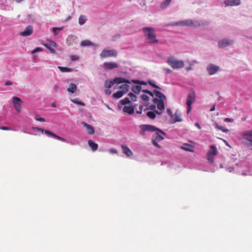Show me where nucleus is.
<instances>
[{
	"label": "nucleus",
	"mask_w": 252,
	"mask_h": 252,
	"mask_svg": "<svg viewBox=\"0 0 252 252\" xmlns=\"http://www.w3.org/2000/svg\"><path fill=\"white\" fill-rule=\"evenodd\" d=\"M143 92H144L152 97L154 95L156 96V98H154L153 102L157 104L158 109L159 110H163L165 109L164 101L165 99V96L160 92L155 90L154 93L148 90H143Z\"/></svg>",
	"instance_id": "nucleus-1"
},
{
	"label": "nucleus",
	"mask_w": 252,
	"mask_h": 252,
	"mask_svg": "<svg viewBox=\"0 0 252 252\" xmlns=\"http://www.w3.org/2000/svg\"><path fill=\"white\" fill-rule=\"evenodd\" d=\"M209 23L207 21H203L201 20H186L179 22L174 23V26H186L190 27H201L205 25H208Z\"/></svg>",
	"instance_id": "nucleus-2"
},
{
	"label": "nucleus",
	"mask_w": 252,
	"mask_h": 252,
	"mask_svg": "<svg viewBox=\"0 0 252 252\" xmlns=\"http://www.w3.org/2000/svg\"><path fill=\"white\" fill-rule=\"evenodd\" d=\"M146 39L149 43L154 44L158 42L156 38L155 30L152 28H144L143 29Z\"/></svg>",
	"instance_id": "nucleus-3"
},
{
	"label": "nucleus",
	"mask_w": 252,
	"mask_h": 252,
	"mask_svg": "<svg viewBox=\"0 0 252 252\" xmlns=\"http://www.w3.org/2000/svg\"><path fill=\"white\" fill-rule=\"evenodd\" d=\"M165 133L161 130L158 129L155 134L152 136V142L153 144L157 147L159 148L160 146L158 144V142L161 141L164 139L163 136Z\"/></svg>",
	"instance_id": "nucleus-4"
},
{
	"label": "nucleus",
	"mask_w": 252,
	"mask_h": 252,
	"mask_svg": "<svg viewBox=\"0 0 252 252\" xmlns=\"http://www.w3.org/2000/svg\"><path fill=\"white\" fill-rule=\"evenodd\" d=\"M100 57L102 59L109 57H116L117 56V52L114 49H110L109 48L104 49L100 53Z\"/></svg>",
	"instance_id": "nucleus-5"
},
{
	"label": "nucleus",
	"mask_w": 252,
	"mask_h": 252,
	"mask_svg": "<svg viewBox=\"0 0 252 252\" xmlns=\"http://www.w3.org/2000/svg\"><path fill=\"white\" fill-rule=\"evenodd\" d=\"M195 94L193 92L189 93L187 99V114H189L191 110V105L195 100Z\"/></svg>",
	"instance_id": "nucleus-6"
},
{
	"label": "nucleus",
	"mask_w": 252,
	"mask_h": 252,
	"mask_svg": "<svg viewBox=\"0 0 252 252\" xmlns=\"http://www.w3.org/2000/svg\"><path fill=\"white\" fill-rule=\"evenodd\" d=\"M217 154V150L214 145L211 146L210 150L207 153V158L210 163H213L214 157Z\"/></svg>",
	"instance_id": "nucleus-7"
},
{
	"label": "nucleus",
	"mask_w": 252,
	"mask_h": 252,
	"mask_svg": "<svg viewBox=\"0 0 252 252\" xmlns=\"http://www.w3.org/2000/svg\"><path fill=\"white\" fill-rule=\"evenodd\" d=\"M12 102L13 103L14 107L18 113H19L21 110V104L22 101L21 99L17 96H14L12 98Z\"/></svg>",
	"instance_id": "nucleus-8"
},
{
	"label": "nucleus",
	"mask_w": 252,
	"mask_h": 252,
	"mask_svg": "<svg viewBox=\"0 0 252 252\" xmlns=\"http://www.w3.org/2000/svg\"><path fill=\"white\" fill-rule=\"evenodd\" d=\"M39 131H41V132H44L46 134L49 135V136H50L54 138H56V139H57L59 140H61L63 142H65L66 141V140L65 138H63V137H61L57 135H56V134H55L54 133L49 131V130H45V129H44L42 128H40V129H39Z\"/></svg>",
	"instance_id": "nucleus-9"
},
{
	"label": "nucleus",
	"mask_w": 252,
	"mask_h": 252,
	"mask_svg": "<svg viewBox=\"0 0 252 252\" xmlns=\"http://www.w3.org/2000/svg\"><path fill=\"white\" fill-rule=\"evenodd\" d=\"M241 135L244 139L249 142L252 146V130L244 131L241 133Z\"/></svg>",
	"instance_id": "nucleus-10"
},
{
	"label": "nucleus",
	"mask_w": 252,
	"mask_h": 252,
	"mask_svg": "<svg viewBox=\"0 0 252 252\" xmlns=\"http://www.w3.org/2000/svg\"><path fill=\"white\" fill-rule=\"evenodd\" d=\"M233 43V41L228 39H223L220 40L219 43V46L220 48L225 47L227 46L230 45Z\"/></svg>",
	"instance_id": "nucleus-11"
},
{
	"label": "nucleus",
	"mask_w": 252,
	"mask_h": 252,
	"mask_svg": "<svg viewBox=\"0 0 252 252\" xmlns=\"http://www.w3.org/2000/svg\"><path fill=\"white\" fill-rule=\"evenodd\" d=\"M140 128L143 131H156L158 129V128L155 126L149 125H142L140 126Z\"/></svg>",
	"instance_id": "nucleus-12"
},
{
	"label": "nucleus",
	"mask_w": 252,
	"mask_h": 252,
	"mask_svg": "<svg viewBox=\"0 0 252 252\" xmlns=\"http://www.w3.org/2000/svg\"><path fill=\"white\" fill-rule=\"evenodd\" d=\"M103 67L107 70H111L118 67V64L114 62H105L103 64Z\"/></svg>",
	"instance_id": "nucleus-13"
},
{
	"label": "nucleus",
	"mask_w": 252,
	"mask_h": 252,
	"mask_svg": "<svg viewBox=\"0 0 252 252\" xmlns=\"http://www.w3.org/2000/svg\"><path fill=\"white\" fill-rule=\"evenodd\" d=\"M220 67L218 66L215 65L213 64H210L208 66L207 69L209 73V74L211 75H213L217 73V72L219 70Z\"/></svg>",
	"instance_id": "nucleus-14"
},
{
	"label": "nucleus",
	"mask_w": 252,
	"mask_h": 252,
	"mask_svg": "<svg viewBox=\"0 0 252 252\" xmlns=\"http://www.w3.org/2000/svg\"><path fill=\"white\" fill-rule=\"evenodd\" d=\"M33 32V28L32 26H29L26 28L25 30L20 32V35L23 36H28L31 35Z\"/></svg>",
	"instance_id": "nucleus-15"
},
{
	"label": "nucleus",
	"mask_w": 252,
	"mask_h": 252,
	"mask_svg": "<svg viewBox=\"0 0 252 252\" xmlns=\"http://www.w3.org/2000/svg\"><path fill=\"white\" fill-rule=\"evenodd\" d=\"M81 124L83 126L86 128L88 134L92 135L94 133V127L92 126H91L89 124H88L87 123L84 122H82Z\"/></svg>",
	"instance_id": "nucleus-16"
},
{
	"label": "nucleus",
	"mask_w": 252,
	"mask_h": 252,
	"mask_svg": "<svg viewBox=\"0 0 252 252\" xmlns=\"http://www.w3.org/2000/svg\"><path fill=\"white\" fill-rule=\"evenodd\" d=\"M113 83L115 84H122L126 83L127 84H130V81L122 77H116L113 79Z\"/></svg>",
	"instance_id": "nucleus-17"
},
{
	"label": "nucleus",
	"mask_w": 252,
	"mask_h": 252,
	"mask_svg": "<svg viewBox=\"0 0 252 252\" xmlns=\"http://www.w3.org/2000/svg\"><path fill=\"white\" fill-rule=\"evenodd\" d=\"M181 148L186 151L193 152L194 150V146L189 144H184Z\"/></svg>",
	"instance_id": "nucleus-18"
},
{
	"label": "nucleus",
	"mask_w": 252,
	"mask_h": 252,
	"mask_svg": "<svg viewBox=\"0 0 252 252\" xmlns=\"http://www.w3.org/2000/svg\"><path fill=\"white\" fill-rule=\"evenodd\" d=\"M122 148L123 153L126 154L127 157H130L132 156L133 153L130 149L126 146L123 145H122Z\"/></svg>",
	"instance_id": "nucleus-19"
},
{
	"label": "nucleus",
	"mask_w": 252,
	"mask_h": 252,
	"mask_svg": "<svg viewBox=\"0 0 252 252\" xmlns=\"http://www.w3.org/2000/svg\"><path fill=\"white\" fill-rule=\"evenodd\" d=\"M156 114H157L158 115H160L161 114V112H159L158 111L155 110L154 111H148L147 112L146 115L147 116L151 119H154L156 117Z\"/></svg>",
	"instance_id": "nucleus-20"
},
{
	"label": "nucleus",
	"mask_w": 252,
	"mask_h": 252,
	"mask_svg": "<svg viewBox=\"0 0 252 252\" xmlns=\"http://www.w3.org/2000/svg\"><path fill=\"white\" fill-rule=\"evenodd\" d=\"M181 116V113L179 110H177L176 113L174 114V123L177 122H181L183 121V119Z\"/></svg>",
	"instance_id": "nucleus-21"
},
{
	"label": "nucleus",
	"mask_w": 252,
	"mask_h": 252,
	"mask_svg": "<svg viewBox=\"0 0 252 252\" xmlns=\"http://www.w3.org/2000/svg\"><path fill=\"white\" fill-rule=\"evenodd\" d=\"M184 65V62L183 61L174 60V69L182 68Z\"/></svg>",
	"instance_id": "nucleus-22"
},
{
	"label": "nucleus",
	"mask_w": 252,
	"mask_h": 252,
	"mask_svg": "<svg viewBox=\"0 0 252 252\" xmlns=\"http://www.w3.org/2000/svg\"><path fill=\"white\" fill-rule=\"evenodd\" d=\"M123 111L128 114H132L134 112V108L132 106H125L123 108Z\"/></svg>",
	"instance_id": "nucleus-23"
},
{
	"label": "nucleus",
	"mask_w": 252,
	"mask_h": 252,
	"mask_svg": "<svg viewBox=\"0 0 252 252\" xmlns=\"http://www.w3.org/2000/svg\"><path fill=\"white\" fill-rule=\"evenodd\" d=\"M225 3L227 6H237L240 4V0H235V1L226 0Z\"/></svg>",
	"instance_id": "nucleus-24"
},
{
	"label": "nucleus",
	"mask_w": 252,
	"mask_h": 252,
	"mask_svg": "<svg viewBox=\"0 0 252 252\" xmlns=\"http://www.w3.org/2000/svg\"><path fill=\"white\" fill-rule=\"evenodd\" d=\"M88 144L93 151H95L98 148V145L91 140L88 141Z\"/></svg>",
	"instance_id": "nucleus-25"
},
{
	"label": "nucleus",
	"mask_w": 252,
	"mask_h": 252,
	"mask_svg": "<svg viewBox=\"0 0 252 252\" xmlns=\"http://www.w3.org/2000/svg\"><path fill=\"white\" fill-rule=\"evenodd\" d=\"M142 87L139 85H134L132 87L131 90L132 91L135 93L138 94L140 91H141Z\"/></svg>",
	"instance_id": "nucleus-26"
},
{
	"label": "nucleus",
	"mask_w": 252,
	"mask_h": 252,
	"mask_svg": "<svg viewBox=\"0 0 252 252\" xmlns=\"http://www.w3.org/2000/svg\"><path fill=\"white\" fill-rule=\"evenodd\" d=\"M76 89H77L76 85L73 83H71L70 84L69 87L68 88H67V91L68 92L73 94L75 92V91L76 90Z\"/></svg>",
	"instance_id": "nucleus-27"
},
{
	"label": "nucleus",
	"mask_w": 252,
	"mask_h": 252,
	"mask_svg": "<svg viewBox=\"0 0 252 252\" xmlns=\"http://www.w3.org/2000/svg\"><path fill=\"white\" fill-rule=\"evenodd\" d=\"M124 94H125V92H123L122 91H118L116 93H114L112 96L115 98H119L122 97Z\"/></svg>",
	"instance_id": "nucleus-28"
},
{
	"label": "nucleus",
	"mask_w": 252,
	"mask_h": 252,
	"mask_svg": "<svg viewBox=\"0 0 252 252\" xmlns=\"http://www.w3.org/2000/svg\"><path fill=\"white\" fill-rule=\"evenodd\" d=\"M119 88L123 89V91H122L123 92H125V94H126L128 91V89L129 88V86L127 84H123L121 86H120Z\"/></svg>",
	"instance_id": "nucleus-29"
},
{
	"label": "nucleus",
	"mask_w": 252,
	"mask_h": 252,
	"mask_svg": "<svg viewBox=\"0 0 252 252\" xmlns=\"http://www.w3.org/2000/svg\"><path fill=\"white\" fill-rule=\"evenodd\" d=\"M80 45L82 46H93V43L89 40H85L82 41L81 42Z\"/></svg>",
	"instance_id": "nucleus-30"
},
{
	"label": "nucleus",
	"mask_w": 252,
	"mask_h": 252,
	"mask_svg": "<svg viewBox=\"0 0 252 252\" xmlns=\"http://www.w3.org/2000/svg\"><path fill=\"white\" fill-rule=\"evenodd\" d=\"M171 0H165V1L162 2L160 5V7L161 9H164L167 7V6L169 4Z\"/></svg>",
	"instance_id": "nucleus-31"
},
{
	"label": "nucleus",
	"mask_w": 252,
	"mask_h": 252,
	"mask_svg": "<svg viewBox=\"0 0 252 252\" xmlns=\"http://www.w3.org/2000/svg\"><path fill=\"white\" fill-rule=\"evenodd\" d=\"M86 20L87 19L86 18V16H84V15H81V16H80V17L79 18V24L80 25H83L86 22Z\"/></svg>",
	"instance_id": "nucleus-32"
},
{
	"label": "nucleus",
	"mask_w": 252,
	"mask_h": 252,
	"mask_svg": "<svg viewBox=\"0 0 252 252\" xmlns=\"http://www.w3.org/2000/svg\"><path fill=\"white\" fill-rule=\"evenodd\" d=\"M115 84L113 83V80L112 81H106L105 82L104 86L107 88H110Z\"/></svg>",
	"instance_id": "nucleus-33"
},
{
	"label": "nucleus",
	"mask_w": 252,
	"mask_h": 252,
	"mask_svg": "<svg viewBox=\"0 0 252 252\" xmlns=\"http://www.w3.org/2000/svg\"><path fill=\"white\" fill-rule=\"evenodd\" d=\"M121 103L122 105H125L126 104H129L130 103V101L128 97H126L123 99L121 100Z\"/></svg>",
	"instance_id": "nucleus-34"
},
{
	"label": "nucleus",
	"mask_w": 252,
	"mask_h": 252,
	"mask_svg": "<svg viewBox=\"0 0 252 252\" xmlns=\"http://www.w3.org/2000/svg\"><path fill=\"white\" fill-rule=\"evenodd\" d=\"M128 96H129L131 100L133 101H136L137 100V96L132 93H130L128 94Z\"/></svg>",
	"instance_id": "nucleus-35"
},
{
	"label": "nucleus",
	"mask_w": 252,
	"mask_h": 252,
	"mask_svg": "<svg viewBox=\"0 0 252 252\" xmlns=\"http://www.w3.org/2000/svg\"><path fill=\"white\" fill-rule=\"evenodd\" d=\"M59 69L62 72H69L71 71V69L65 67L59 66Z\"/></svg>",
	"instance_id": "nucleus-36"
},
{
	"label": "nucleus",
	"mask_w": 252,
	"mask_h": 252,
	"mask_svg": "<svg viewBox=\"0 0 252 252\" xmlns=\"http://www.w3.org/2000/svg\"><path fill=\"white\" fill-rule=\"evenodd\" d=\"M44 45H49L50 47H56L57 46V44L52 40L50 41L48 43H45Z\"/></svg>",
	"instance_id": "nucleus-37"
},
{
	"label": "nucleus",
	"mask_w": 252,
	"mask_h": 252,
	"mask_svg": "<svg viewBox=\"0 0 252 252\" xmlns=\"http://www.w3.org/2000/svg\"><path fill=\"white\" fill-rule=\"evenodd\" d=\"M71 101L72 102L76 103L77 104H78V105H81L82 106H84L85 105L84 103L80 101H79L77 99H71Z\"/></svg>",
	"instance_id": "nucleus-38"
},
{
	"label": "nucleus",
	"mask_w": 252,
	"mask_h": 252,
	"mask_svg": "<svg viewBox=\"0 0 252 252\" xmlns=\"http://www.w3.org/2000/svg\"><path fill=\"white\" fill-rule=\"evenodd\" d=\"M44 46L45 47H46L50 51L51 53H52V54L56 53L55 50L52 48V47H50L49 45H44Z\"/></svg>",
	"instance_id": "nucleus-39"
},
{
	"label": "nucleus",
	"mask_w": 252,
	"mask_h": 252,
	"mask_svg": "<svg viewBox=\"0 0 252 252\" xmlns=\"http://www.w3.org/2000/svg\"><path fill=\"white\" fill-rule=\"evenodd\" d=\"M215 127L218 128V129L221 130L222 131L226 132L228 131V129L226 128H223V127L220 126L217 124H215Z\"/></svg>",
	"instance_id": "nucleus-40"
},
{
	"label": "nucleus",
	"mask_w": 252,
	"mask_h": 252,
	"mask_svg": "<svg viewBox=\"0 0 252 252\" xmlns=\"http://www.w3.org/2000/svg\"><path fill=\"white\" fill-rule=\"evenodd\" d=\"M35 119L39 122H44L45 120L44 118L40 117L39 115L37 114L35 116Z\"/></svg>",
	"instance_id": "nucleus-41"
},
{
	"label": "nucleus",
	"mask_w": 252,
	"mask_h": 252,
	"mask_svg": "<svg viewBox=\"0 0 252 252\" xmlns=\"http://www.w3.org/2000/svg\"><path fill=\"white\" fill-rule=\"evenodd\" d=\"M141 99L144 101H148L149 100V97L146 94H143L141 96Z\"/></svg>",
	"instance_id": "nucleus-42"
},
{
	"label": "nucleus",
	"mask_w": 252,
	"mask_h": 252,
	"mask_svg": "<svg viewBox=\"0 0 252 252\" xmlns=\"http://www.w3.org/2000/svg\"><path fill=\"white\" fill-rule=\"evenodd\" d=\"M70 59L72 61H77L79 59V57L76 55H71L70 56Z\"/></svg>",
	"instance_id": "nucleus-43"
},
{
	"label": "nucleus",
	"mask_w": 252,
	"mask_h": 252,
	"mask_svg": "<svg viewBox=\"0 0 252 252\" xmlns=\"http://www.w3.org/2000/svg\"><path fill=\"white\" fill-rule=\"evenodd\" d=\"M167 63L169 64V65H170L173 68V58L172 57H170L169 58Z\"/></svg>",
	"instance_id": "nucleus-44"
},
{
	"label": "nucleus",
	"mask_w": 252,
	"mask_h": 252,
	"mask_svg": "<svg viewBox=\"0 0 252 252\" xmlns=\"http://www.w3.org/2000/svg\"><path fill=\"white\" fill-rule=\"evenodd\" d=\"M132 82L135 84H140L141 85H146V83L144 81H140L136 80H132Z\"/></svg>",
	"instance_id": "nucleus-45"
},
{
	"label": "nucleus",
	"mask_w": 252,
	"mask_h": 252,
	"mask_svg": "<svg viewBox=\"0 0 252 252\" xmlns=\"http://www.w3.org/2000/svg\"><path fill=\"white\" fill-rule=\"evenodd\" d=\"M0 129L3 130H11V127L1 126L0 127Z\"/></svg>",
	"instance_id": "nucleus-46"
},
{
	"label": "nucleus",
	"mask_w": 252,
	"mask_h": 252,
	"mask_svg": "<svg viewBox=\"0 0 252 252\" xmlns=\"http://www.w3.org/2000/svg\"><path fill=\"white\" fill-rule=\"evenodd\" d=\"M148 83L149 84L152 86L154 88H157V89H160V88H159L158 86L157 85H156L155 84L153 83V82L152 81H148Z\"/></svg>",
	"instance_id": "nucleus-47"
},
{
	"label": "nucleus",
	"mask_w": 252,
	"mask_h": 252,
	"mask_svg": "<svg viewBox=\"0 0 252 252\" xmlns=\"http://www.w3.org/2000/svg\"><path fill=\"white\" fill-rule=\"evenodd\" d=\"M42 51V49L41 47H37L32 51V53L34 54L36 52Z\"/></svg>",
	"instance_id": "nucleus-48"
},
{
	"label": "nucleus",
	"mask_w": 252,
	"mask_h": 252,
	"mask_svg": "<svg viewBox=\"0 0 252 252\" xmlns=\"http://www.w3.org/2000/svg\"><path fill=\"white\" fill-rule=\"evenodd\" d=\"M233 121H234L233 119L229 118H225L224 119V121L225 122H233Z\"/></svg>",
	"instance_id": "nucleus-49"
},
{
	"label": "nucleus",
	"mask_w": 252,
	"mask_h": 252,
	"mask_svg": "<svg viewBox=\"0 0 252 252\" xmlns=\"http://www.w3.org/2000/svg\"><path fill=\"white\" fill-rule=\"evenodd\" d=\"M109 152H110V153H111L112 154H117V150L114 149H110L109 150Z\"/></svg>",
	"instance_id": "nucleus-50"
},
{
	"label": "nucleus",
	"mask_w": 252,
	"mask_h": 252,
	"mask_svg": "<svg viewBox=\"0 0 252 252\" xmlns=\"http://www.w3.org/2000/svg\"><path fill=\"white\" fill-rule=\"evenodd\" d=\"M155 108H156V105H151L149 106V107L147 109H149L154 110V109H155Z\"/></svg>",
	"instance_id": "nucleus-51"
},
{
	"label": "nucleus",
	"mask_w": 252,
	"mask_h": 252,
	"mask_svg": "<svg viewBox=\"0 0 252 252\" xmlns=\"http://www.w3.org/2000/svg\"><path fill=\"white\" fill-rule=\"evenodd\" d=\"M11 85H12V83L10 81H7L5 83V85L6 86H9Z\"/></svg>",
	"instance_id": "nucleus-52"
},
{
	"label": "nucleus",
	"mask_w": 252,
	"mask_h": 252,
	"mask_svg": "<svg viewBox=\"0 0 252 252\" xmlns=\"http://www.w3.org/2000/svg\"><path fill=\"white\" fill-rule=\"evenodd\" d=\"M63 29V28H53V32H55L56 30H62Z\"/></svg>",
	"instance_id": "nucleus-53"
},
{
	"label": "nucleus",
	"mask_w": 252,
	"mask_h": 252,
	"mask_svg": "<svg viewBox=\"0 0 252 252\" xmlns=\"http://www.w3.org/2000/svg\"><path fill=\"white\" fill-rule=\"evenodd\" d=\"M195 126L199 129L201 128V127L198 123H196Z\"/></svg>",
	"instance_id": "nucleus-54"
},
{
	"label": "nucleus",
	"mask_w": 252,
	"mask_h": 252,
	"mask_svg": "<svg viewBox=\"0 0 252 252\" xmlns=\"http://www.w3.org/2000/svg\"><path fill=\"white\" fill-rule=\"evenodd\" d=\"M105 93H106L107 94H108V95H110V94H111V91L110 90H108V89L106 90L105 91Z\"/></svg>",
	"instance_id": "nucleus-55"
},
{
	"label": "nucleus",
	"mask_w": 252,
	"mask_h": 252,
	"mask_svg": "<svg viewBox=\"0 0 252 252\" xmlns=\"http://www.w3.org/2000/svg\"><path fill=\"white\" fill-rule=\"evenodd\" d=\"M167 73H169L171 72V70L168 68H164L163 69Z\"/></svg>",
	"instance_id": "nucleus-56"
},
{
	"label": "nucleus",
	"mask_w": 252,
	"mask_h": 252,
	"mask_svg": "<svg viewBox=\"0 0 252 252\" xmlns=\"http://www.w3.org/2000/svg\"><path fill=\"white\" fill-rule=\"evenodd\" d=\"M59 87L58 85H55V86L54 87V88H53V89H54V90L55 91H57V90H58V89H59Z\"/></svg>",
	"instance_id": "nucleus-57"
},
{
	"label": "nucleus",
	"mask_w": 252,
	"mask_h": 252,
	"mask_svg": "<svg viewBox=\"0 0 252 252\" xmlns=\"http://www.w3.org/2000/svg\"><path fill=\"white\" fill-rule=\"evenodd\" d=\"M191 69H192V67H191V66H189V67L186 68V70L187 71H189V70H191Z\"/></svg>",
	"instance_id": "nucleus-58"
},
{
	"label": "nucleus",
	"mask_w": 252,
	"mask_h": 252,
	"mask_svg": "<svg viewBox=\"0 0 252 252\" xmlns=\"http://www.w3.org/2000/svg\"><path fill=\"white\" fill-rule=\"evenodd\" d=\"M215 110V105H214L211 109L210 111H213Z\"/></svg>",
	"instance_id": "nucleus-59"
},
{
	"label": "nucleus",
	"mask_w": 252,
	"mask_h": 252,
	"mask_svg": "<svg viewBox=\"0 0 252 252\" xmlns=\"http://www.w3.org/2000/svg\"><path fill=\"white\" fill-rule=\"evenodd\" d=\"M167 112L170 115H172V111L170 109H167Z\"/></svg>",
	"instance_id": "nucleus-60"
},
{
	"label": "nucleus",
	"mask_w": 252,
	"mask_h": 252,
	"mask_svg": "<svg viewBox=\"0 0 252 252\" xmlns=\"http://www.w3.org/2000/svg\"><path fill=\"white\" fill-rule=\"evenodd\" d=\"M33 128L34 129V130H36L37 131H39V129H40V127H33Z\"/></svg>",
	"instance_id": "nucleus-61"
},
{
	"label": "nucleus",
	"mask_w": 252,
	"mask_h": 252,
	"mask_svg": "<svg viewBox=\"0 0 252 252\" xmlns=\"http://www.w3.org/2000/svg\"><path fill=\"white\" fill-rule=\"evenodd\" d=\"M142 111H141V110H138L136 111V113L141 114L142 113Z\"/></svg>",
	"instance_id": "nucleus-62"
},
{
	"label": "nucleus",
	"mask_w": 252,
	"mask_h": 252,
	"mask_svg": "<svg viewBox=\"0 0 252 252\" xmlns=\"http://www.w3.org/2000/svg\"><path fill=\"white\" fill-rule=\"evenodd\" d=\"M143 107V105H140L139 106V110H141V111H142Z\"/></svg>",
	"instance_id": "nucleus-63"
},
{
	"label": "nucleus",
	"mask_w": 252,
	"mask_h": 252,
	"mask_svg": "<svg viewBox=\"0 0 252 252\" xmlns=\"http://www.w3.org/2000/svg\"><path fill=\"white\" fill-rule=\"evenodd\" d=\"M119 108L120 109H121V106H119Z\"/></svg>",
	"instance_id": "nucleus-64"
}]
</instances>
